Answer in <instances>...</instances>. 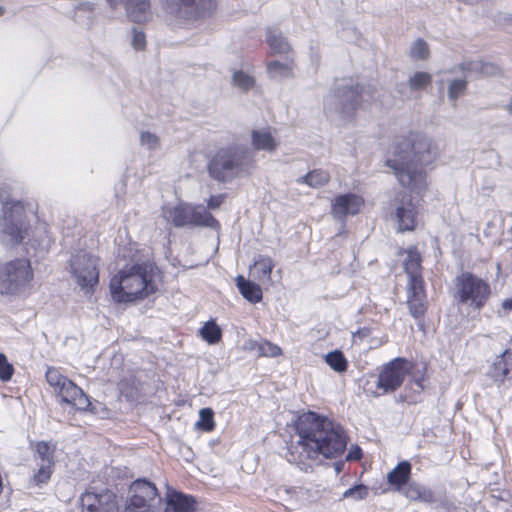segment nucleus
Wrapping results in <instances>:
<instances>
[{
	"label": "nucleus",
	"instance_id": "obj_44",
	"mask_svg": "<svg viewBox=\"0 0 512 512\" xmlns=\"http://www.w3.org/2000/svg\"><path fill=\"white\" fill-rule=\"evenodd\" d=\"M367 495L368 488L363 484H359L347 489L343 493V498L359 501L365 499Z\"/></svg>",
	"mask_w": 512,
	"mask_h": 512
},
{
	"label": "nucleus",
	"instance_id": "obj_26",
	"mask_svg": "<svg viewBox=\"0 0 512 512\" xmlns=\"http://www.w3.org/2000/svg\"><path fill=\"white\" fill-rule=\"evenodd\" d=\"M403 495L411 501H419L423 503H432L434 501L433 492L418 483H409L402 491Z\"/></svg>",
	"mask_w": 512,
	"mask_h": 512
},
{
	"label": "nucleus",
	"instance_id": "obj_41",
	"mask_svg": "<svg viewBox=\"0 0 512 512\" xmlns=\"http://www.w3.org/2000/svg\"><path fill=\"white\" fill-rule=\"evenodd\" d=\"M140 145L149 151L158 150L161 146L159 136L149 131L140 132Z\"/></svg>",
	"mask_w": 512,
	"mask_h": 512
},
{
	"label": "nucleus",
	"instance_id": "obj_19",
	"mask_svg": "<svg viewBox=\"0 0 512 512\" xmlns=\"http://www.w3.org/2000/svg\"><path fill=\"white\" fill-rule=\"evenodd\" d=\"M364 203V199L354 193L339 195L332 201L331 214L338 220H344L348 215L358 214Z\"/></svg>",
	"mask_w": 512,
	"mask_h": 512
},
{
	"label": "nucleus",
	"instance_id": "obj_8",
	"mask_svg": "<svg viewBox=\"0 0 512 512\" xmlns=\"http://www.w3.org/2000/svg\"><path fill=\"white\" fill-rule=\"evenodd\" d=\"M27 231L25 211L19 202L5 203L0 218V239L6 245L20 243Z\"/></svg>",
	"mask_w": 512,
	"mask_h": 512
},
{
	"label": "nucleus",
	"instance_id": "obj_46",
	"mask_svg": "<svg viewBox=\"0 0 512 512\" xmlns=\"http://www.w3.org/2000/svg\"><path fill=\"white\" fill-rule=\"evenodd\" d=\"M14 372L13 366L8 362L7 357L0 353V379L8 381L11 379Z\"/></svg>",
	"mask_w": 512,
	"mask_h": 512
},
{
	"label": "nucleus",
	"instance_id": "obj_32",
	"mask_svg": "<svg viewBox=\"0 0 512 512\" xmlns=\"http://www.w3.org/2000/svg\"><path fill=\"white\" fill-rule=\"evenodd\" d=\"M462 69L484 76H494L499 73V68L496 65L481 60L465 61L462 63Z\"/></svg>",
	"mask_w": 512,
	"mask_h": 512
},
{
	"label": "nucleus",
	"instance_id": "obj_36",
	"mask_svg": "<svg viewBox=\"0 0 512 512\" xmlns=\"http://www.w3.org/2000/svg\"><path fill=\"white\" fill-rule=\"evenodd\" d=\"M200 335L209 344H216L220 341L222 331L214 321H208L200 329Z\"/></svg>",
	"mask_w": 512,
	"mask_h": 512
},
{
	"label": "nucleus",
	"instance_id": "obj_3",
	"mask_svg": "<svg viewBox=\"0 0 512 512\" xmlns=\"http://www.w3.org/2000/svg\"><path fill=\"white\" fill-rule=\"evenodd\" d=\"M254 169V154L244 145H233L218 150L208 165L210 176L220 182H230L235 178L249 176Z\"/></svg>",
	"mask_w": 512,
	"mask_h": 512
},
{
	"label": "nucleus",
	"instance_id": "obj_23",
	"mask_svg": "<svg viewBox=\"0 0 512 512\" xmlns=\"http://www.w3.org/2000/svg\"><path fill=\"white\" fill-rule=\"evenodd\" d=\"M275 264L271 257L259 255L250 267L249 275L262 285L271 284V273Z\"/></svg>",
	"mask_w": 512,
	"mask_h": 512
},
{
	"label": "nucleus",
	"instance_id": "obj_27",
	"mask_svg": "<svg viewBox=\"0 0 512 512\" xmlns=\"http://www.w3.org/2000/svg\"><path fill=\"white\" fill-rule=\"evenodd\" d=\"M236 285L246 300L252 303L261 301L262 290L259 284L246 280L242 275H239L236 277Z\"/></svg>",
	"mask_w": 512,
	"mask_h": 512
},
{
	"label": "nucleus",
	"instance_id": "obj_30",
	"mask_svg": "<svg viewBox=\"0 0 512 512\" xmlns=\"http://www.w3.org/2000/svg\"><path fill=\"white\" fill-rule=\"evenodd\" d=\"M406 257L403 260V267L408 277L421 276V256L415 247H410L404 251Z\"/></svg>",
	"mask_w": 512,
	"mask_h": 512
},
{
	"label": "nucleus",
	"instance_id": "obj_33",
	"mask_svg": "<svg viewBox=\"0 0 512 512\" xmlns=\"http://www.w3.org/2000/svg\"><path fill=\"white\" fill-rule=\"evenodd\" d=\"M246 347L251 350H257L259 356L276 357L282 353L279 346L268 341L256 342L254 340H249L246 343Z\"/></svg>",
	"mask_w": 512,
	"mask_h": 512
},
{
	"label": "nucleus",
	"instance_id": "obj_51",
	"mask_svg": "<svg viewBox=\"0 0 512 512\" xmlns=\"http://www.w3.org/2000/svg\"><path fill=\"white\" fill-rule=\"evenodd\" d=\"M362 456L361 449L358 446L351 447L348 454L347 460H358Z\"/></svg>",
	"mask_w": 512,
	"mask_h": 512
},
{
	"label": "nucleus",
	"instance_id": "obj_15",
	"mask_svg": "<svg viewBox=\"0 0 512 512\" xmlns=\"http://www.w3.org/2000/svg\"><path fill=\"white\" fill-rule=\"evenodd\" d=\"M418 211L412 201V196L405 193L399 194L395 199L394 219L398 223L399 231H412L417 224Z\"/></svg>",
	"mask_w": 512,
	"mask_h": 512
},
{
	"label": "nucleus",
	"instance_id": "obj_45",
	"mask_svg": "<svg viewBox=\"0 0 512 512\" xmlns=\"http://www.w3.org/2000/svg\"><path fill=\"white\" fill-rule=\"evenodd\" d=\"M46 458L53 461V451L51 450V447L46 442L37 443L35 455L36 461L44 462Z\"/></svg>",
	"mask_w": 512,
	"mask_h": 512
},
{
	"label": "nucleus",
	"instance_id": "obj_6",
	"mask_svg": "<svg viewBox=\"0 0 512 512\" xmlns=\"http://www.w3.org/2000/svg\"><path fill=\"white\" fill-rule=\"evenodd\" d=\"M33 278L27 259H16L0 265V295H16L24 291Z\"/></svg>",
	"mask_w": 512,
	"mask_h": 512
},
{
	"label": "nucleus",
	"instance_id": "obj_18",
	"mask_svg": "<svg viewBox=\"0 0 512 512\" xmlns=\"http://www.w3.org/2000/svg\"><path fill=\"white\" fill-rule=\"evenodd\" d=\"M81 505L84 512H114L117 509L115 495L109 491H86L81 496Z\"/></svg>",
	"mask_w": 512,
	"mask_h": 512
},
{
	"label": "nucleus",
	"instance_id": "obj_25",
	"mask_svg": "<svg viewBox=\"0 0 512 512\" xmlns=\"http://www.w3.org/2000/svg\"><path fill=\"white\" fill-rule=\"evenodd\" d=\"M412 466L408 461H402L388 473L387 481L395 491H403L411 475Z\"/></svg>",
	"mask_w": 512,
	"mask_h": 512
},
{
	"label": "nucleus",
	"instance_id": "obj_9",
	"mask_svg": "<svg viewBox=\"0 0 512 512\" xmlns=\"http://www.w3.org/2000/svg\"><path fill=\"white\" fill-rule=\"evenodd\" d=\"M46 380L54 391L61 396L63 402L71 404L79 410H88L91 406L89 397L73 381L65 377L55 367H48Z\"/></svg>",
	"mask_w": 512,
	"mask_h": 512
},
{
	"label": "nucleus",
	"instance_id": "obj_48",
	"mask_svg": "<svg viewBox=\"0 0 512 512\" xmlns=\"http://www.w3.org/2000/svg\"><path fill=\"white\" fill-rule=\"evenodd\" d=\"M118 386L122 395H124L127 398L134 397L136 389L133 386H130L126 379L121 380Z\"/></svg>",
	"mask_w": 512,
	"mask_h": 512
},
{
	"label": "nucleus",
	"instance_id": "obj_21",
	"mask_svg": "<svg viewBox=\"0 0 512 512\" xmlns=\"http://www.w3.org/2000/svg\"><path fill=\"white\" fill-rule=\"evenodd\" d=\"M251 144L257 151L272 154L277 150L279 141L270 128L263 127L251 131Z\"/></svg>",
	"mask_w": 512,
	"mask_h": 512
},
{
	"label": "nucleus",
	"instance_id": "obj_11",
	"mask_svg": "<svg viewBox=\"0 0 512 512\" xmlns=\"http://www.w3.org/2000/svg\"><path fill=\"white\" fill-rule=\"evenodd\" d=\"M410 368V363L404 358L391 360L380 369L377 388L382 390L383 393L394 392L402 385Z\"/></svg>",
	"mask_w": 512,
	"mask_h": 512
},
{
	"label": "nucleus",
	"instance_id": "obj_16",
	"mask_svg": "<svg viewBox=\"0 0 512 512\" xmlns=\"http://www.w3.org/2000/svg\"><path fill=\"white\" fill-rule=\"evenodd\" d=\"M407 304L413 317L417 318L424 315L426 311V292L422 275L408 277Z\"/></svg>",
	"mask_w": 512,
	"mask_h": 512
},
{
	"label": "nucleus",
	"instance_id": "obj_53",
	"mask_svg": "<svg viewBox=\"0 0 512 512\" xmlns=\"http://www.w3.org/2000/svg\"><path fill=\"white\" fill-rule=\"evenodd\" d=\"M112 10H115L119 4V0H106Z\"/></svg>",
	"mask_w": 512,
	"mask_h": 512
},
{
	"label": "nucleus",
	"instance_id": "obj_28",
	"mask_svg": "<svg viewBox=\"0 0 512 512\" xmlns=\"http://www.w3.org/2000/svg\"><path fill=\"white\" fill-rule=\"evenodd\" d=\"M267 44L276 54H288L291 52V46L282 36L281 31L276 27H269L267 29Z\"/></svg>",
	"mask_w": 512,
	"mask_h": 512
},
{
	"label": "nucleus",
	"instance_id": "obj_38",
	"mask_svg": "<svg viewBox=\"0 0 512 512\" xmlns=\"http://www.w3.org/2000/svg\"><path fill=\"white\" fill-rule=\"evenodd\" d=\"M432 77L427 72H416L408 80V87L412 91L423 90L430 84Z\"/></svg>",
	"mask_w": 512,
	"mask_h": 512
},
{
	"label": "nucleus",
	"instance_id": "obj_12",
	"mask_svg": "<svg viewBox=\"0 0 512 512\" xmlns=\"http://www.w3.org/2000/svg\"><path fill=\"white\" fill-rule=\"evenodd\" d=\"M168 5L170 14L183 20L210 15L216 6L214 0H168Z\"/></svg>",
	"mask_w": 512,
	"mask_h": 512
},
{
	"label": "nucleus",
	"instance_id": "obj_34",
	"mask_svg": "<svg viewBox=\"0 0 512 512\" xmlns=\"http://www.w3.org/2000/svg\"><path fill=\"white\" fill-rule=\"evenodd\" d=\"M36 472L32 478L33 483L40 485L48 482L51 477L54 461H50L48 458L44 462H37Z\"/></svg>",
	"mask_w": 512,
	"mask_h": 512
},
{
	"label": "nucleus",
	"instance_id": "obj_22",
	"mask_svg": "<svg viewBox=\"0 0 512 512\" xmlns=\"http://www.w3.org/2000/svg\"><path fill=\"white\" fill-rule=\"evenodd\" d=\"M162 212L166 221L171 222L176 227L191 226L192 206L189 204H179L173 207L164 206Z\"/></svg>",
	"mask_w": 512,
	"mask_h": 512
},
{
	"label": "nucleus",
	"instance_id": "obj_55",
	"mask_svg": "<svg viewBox=\"0 0 512 512\" xmlns=\"http://www.w3.org/2000/svg\"><path fill=\"white\" fill-rule=\"evenodd\" d=\"M416 383H417V385H419L420 387H422L420 380H417V381H416Z\"/></svg>",
	"mask_w": 512,
	"mask_h": 512
},
{
	"label": "nucleus",
	"instance_id": "obj_4",
	"mask_svg": "<svg viewBox=\"0 0 512 512\" xmlns=\"http://www.w3.org/2000/svg\"><path fill=\"white\" fill-rule=\"evenodd\" d=\"M110 293L117 303L134 302L155 291L151 276L144 265L126 266L110 281Z\"/></svg>",
	"mask_w": 512,
	"mask_h": 512
},
{
	"label": "nucleus",
	"instance_id": "obj_10",
	"mask_svg": "<svg viewBox=\"0 0 512 512\" xmlns=\"http://www.w3.org/2000/svg\"><path fill=\"white\" fill-rule=\"evenodd\" d=\"M365 89L360 85L338 86L324 99V108L330 112L348 115L354 111L364 98Z\"/></svg>",
	"mask_w": 512,
	"mask_h": 512
},
{
	"label": "nucleus",
	"instance_id": "obj_49",
	"mask_svg": "<svg viewBox=\"0 0 512 512\" xmlns=\"http://www.w3.org/2000/svg\"><path fill=\"white\" fill-rule=\"evenodd\" d=\"M158 508H149V507H138L133 506L132 504H126L124 506L123 512H158Z\"/></svg>",
	"mask_w": 512,
	"mask_h": 512
},
{
	"label": "nucleus",
	"instance_id": "obj_35",
	"mask_svg": "<svg viewBox=\"0 0 512 512\" xmlns=\"http://www.w3.org/2000/svg\"><path fill=\"white\" fill-rule=\"evenodd\" d=\"M292 70V62L281 63L279 61H272L267 64V71L273 78L290 77L292 75Z\"/></svg>",
	"mask_w": 512,
	"mask_h": 512
},
{
	"label": "nucleus",
	"instance_id": "obj_7",
	"mask_svg": "<svg viewBox=\"0 0 512 512\" xmlns=\"http://www.w3.org/2000/svg\"><path fill=\"white\" fill-rule=\"evenodd\" d=\"M456 298L460 303L481 309L490 297L491 289L485 280L470 273L463 272L456 277Z\"/></svg>",
	"mask_w": 512,
	"mask_h": 512
},
{
	"label": "nucleus",
	"instance_id": "obj_39",
	"mask_svg": "<svg viewBox=\"0 0 512 512\" xmlns=\"http://www.w3.org/2000/svg\"><path fill=\"white\" fill-rule=\"evenodd\" d=\"M279 496L284 501H292L300 502L304 499L306 495V490L301 487H281L278 490Z\"/></svg>",
	"mask_w": 512,
	"mask_h": 512
},
{
	"label": "nucleus",
	"instance_id": "obj_54",
	"mask_svg": "<svg viewBox=\"0 0 512 512\" xmlns=\"http://www.w3.org/2000/svg\"><path fill=\"white\" fill-rule=\"evenodd\" d=\"M3 13H4V9H3V7L0 6V16L3 15Z\"/></svg>",
	"mask_w": 512,
	"mask_h": 512
},
{
	"label": "nucleus",
	"instance_id": "obj_24",
	"mask_svg": "<svg viewBox=\"0 0 512 512\" xmlns=\"http://www.w3.org/2000/svg\"><path fill=\"white\" fill-rule=\"evenodd\" d=\"M124 7L128 18L137 23H143L150 19L149 0H124Z\"/></svg>",
	"mask_w": 512,
	"mask_h": 512
},
{
	"label": "nucleus",
	"instance_id": "obj_31",
	"mask_svg": "<svg viewBox=\"0 0 512 512\" xmlns=\"http://www.w3.org/2000/svg\"><path fill=\"white\" fill-rule=\"evenodd\" d=\"M191 225L194 226H205L209 228L218 229L220 227L219 222L203 207L192 206Z\"/></svg>",
	"mask_w": 512,
	"mask_h": 512
},
{
	"label": "nucleus",
	"instance_id": "obj_56",
	"mask_svg": "<svg viewBox=\"0 0 512 512\" xmlns=\"http://www.w3.org/2000/svg\"><path fill=\"white\" fill-rule=\"evenodd\" d=\"M510 109L512 110V101H511V108Z\"/></svg>",
	"mask_w": 512,
	"mask_h": 512
},
{
	"label": "nucleus",
	"instance_id": "obj_50",
	"mask_svg": "<svg viewBox=\"0 0 512 512\" xmlns=\"http://www.w3.org/2000/svg\"><path fill=\"white\" fill-rule=\"evenodd\" d=\"M223 201H224V195L211 196L207 202V206L210 209H216V208L220 207V205L223 203Z\"/></svg>",
	"mask_w": 512,
	"mask_h": 512
},
{
	"label": "nucleus",
	"instance_id": "obj_37",
	"mask_svg": "<svg viewBox=\"0 0 512 512\" xmlns=\"http://www.w3.org/2000/svg\"><path fill=\"white\" fill-rule=\"evenodd\" d=\"M326 363L331 369L338 373L345 372L348 367V362L343 353L339 350L332 351L325 356Z\"/></svg>",
	"mask_w": 512,
	"mask_h": 512
},
{
	"label": "nucleus",
	"instance_id": "obj_29",
	"mask_svg": "<svg viewBox=\"0 0 512 512\" xmlns=\"http://www.w3.org/2000/svg\"><path fill=\"white\" fill-rule=\"evenodd\" d=\"M330 181V174L323 169H314L306 175L296 179L297 184H305L311 188L317 189L326 185Z\"/></svg>",
	"mask_w": 512,
	"mask_h": 512
},
{
	"label": "nucleus",
	"instance_id": "obj_20",
	"mask_svg": "<svg viewBox=\"0 0 512 512\" xmlns=\"http://www.w3.org/2000/svg\"><path fill=\"white\" fill-rule=\"evenodd\" d=\"M163 512H195V500L191 496L167 487Z\"/></svg>",
	"mask_w": 512,
	"mask_h": 512
},
{
	"label": "nucleus",
	"instance_id": "obj_42",
	"mask_svg": "<svg viewBox=\"0 0 512 512\" xmlns=\"http://www.w3.org/2000/svg\"><path fill=\"white\" fill-rule=\"evenodd\" d=\"M232 81L234 86L244 91L249 90L255 84L254 78L243 71L235 72Z\"/></svg>",
	"mask_w": 512,
	"mask_h": 512
},
{
	"label": "nucleus",
	"instance_id": "obj_1",
	"mask_svg": "<svg viewBox=\"0 0 512 512\" xmlns=\"http://www.w3.org/2000/svg\"><path fill=\"white\" fill-rule=\"evenodd\" d=\"M343 429L330 419L309 412L296 423V440L288 448V461L309 471L323 458H335L346 448Z\"/></svg>",
	"mask_w": 512,
	"mask_h": 512
},
{
	"label": "nucleus",
	"instance_id": "obj_13",
	"mask_svg": "<svg viewBox=\"0 0 512 512\" xmlns=\"http://www.w3.org/2000/svg\"><path fill=\"white\" fill-rule=\"evenodd\" d=\"M158 497V490L154 483L145 479H137L129 487L126 504L149 508H158L155 501Z\"/></svg>",
	"mask_w": 512,
	"mask_h": 512
},
{
	"label": "nucleus",
	"instance_id": "obj_40",
	"mask_svg": "<svg viewBox=\"0 0 512 512\" xmlns=\"http://www.w3.org/2000/svg\"><path fill=\"white\" fill-rule=\"evenodd\" d=\"M409 55L414 60H424L429 57L428 44L423 39L415 40L410 47Z\"/></svg>",
	"mask_w": 512,
	"mask_h": 512
},
{
	"label": "nucleus",
	"instance_id": "obj_5",
	"mask_svg": "<svg viewBox=\"0 0 512 512\" xmlns=\"http://www.w3.org/2000/svg\"><path fill=\"white\" fill-rule=\"evenodd\" d=\"M69 272L76 285L85 293L92 294L99 283V258L79 251L69 261Z\"/></svg>",
	"mask_w": 512,
	"mask_h": 512
},
{
	"label": "nucleus",
	"instance_id": "obj_43",
	"mask_svg": "<svg viewBox=\"0 0 512 512\" xmlns=\"http://www.w3.org/2000/svg\"><path fill=\"white\" fill-rule=\"evenodd\" d=\"M200 420L197 426L204 431H212L214 429L213 411L210 408H203L199 412Z\"/></svg>",
	"mask_w": 512,
	"mask_h": 512
},
{
	"label": "nucleus",
	"instance_id": "obj_2",
	"mask_svg": "<svg viewBox=\"0 0 512 512\" xmlns=\"http://www.w3.org/2000/svg\"><path fill=\"white\" fill-rule=\"evenodd\" d=\"M440 156L438 144L419 132H409L395 142L394 155L386 161L399 183L416 195L428 189V168Z\"/></svg>",
	"mask_w": 512,
	"mask_h": 512
},
{
	"label": "nucleus",
	"instance_id": "obj_17",
	"mask_svg": "<svg viewBox=\"0 0 512 512\" xmlns=\"http://www.w3.org/2000/svg\"><path fill=\"white\" fill-rule=\"evenodd\" d=\"M486 377L498 386L512 379V349H506L494 357L488 365Z\"/></svg>",
	"mask_w": 512,
	"mask_h": 512
},
{
	"label": "nucleus",
	"instance_id": "obj_14",
	"mask_svg": "<svg viewBox=\"0 0 512 512\" xmlns=\"http://www.w3.org/2000/svg\"><path fill=\"white\" fill-rule=\"evenodd\" d=\"M470 74V71L462 69V63L443 72V77L440 79L439 84L440 86H446L447 96L450 101H457L465 95Z\"/></svg>",
	"mask_w": 512,
	"mask_h": 512
},
{
	"label": "nucleus",
	"instance_id": "obj_47",
	"mask_svg": "<svg viewBox=\"0 0 512 512\" xmlns=\"http://www.w3.org/2000/svg\"><path fill=\"white\" fill-rule=\"evenodd\" d=\"M146 39L143 32L139 30L133 31L132 45L136 50H141L145 47Z\"/></svg>",
	"mask_w": 512,
	"mask_h": 512
},
{
	"label": "nucleus",
	"instance_id": "obj_52",
	"mask_svg": "<svg viewBox=\"0 0 512 512\" xmlns=\"http://www.w3.org/2000/svg\"><path fill=\"white\" fill-rule=\"evenodd\" d=\"M502 308H503L505 311H510V310H512V297H511V298H507V299H505V300L502 302Z\"/></svg>",
	"mask_w": 512,
	"mask_h": 512
}]
</instances>
